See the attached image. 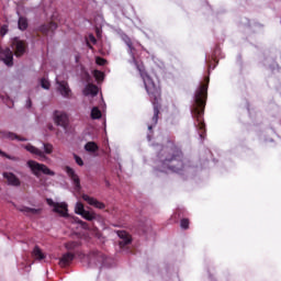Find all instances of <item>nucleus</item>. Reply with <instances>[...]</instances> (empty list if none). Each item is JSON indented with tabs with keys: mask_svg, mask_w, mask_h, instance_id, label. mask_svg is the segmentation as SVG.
<instances>
[{
	"mask_svg": "<svg viewBox=\"0 0 281 281\" xmlns=\"http://www.w3.org/2000/svg\"><path fill=\"white\" fill-rule=\"evenodd\" d=\"M83 201L87 202L88 205H92V207H97V210H104L106 205L104 203L98 201V199L92 198L90 195L83 194L82 195Z\"/></svg>",
	"mask_w": 281,
	"mask_h": 281,
	"instance_id": "1a4fd4ad",
	"label": "nucleus"
},
{
	"mask_svg": "<svg viewBox=\"0 0 281 281\" xmlns=\"http://www.w3.org/2000/svg\"><path fill=\"white\" fill-rule=\"evenodd\" d=\"M189 226H190V221H188V218L181 220V222H180V227H181L182 229H188Z\"/></svg>",
	"mask_w": 281,
	"mask_h": 281,
	"instance_id": "c756f323",
	"label": "nucleus"
},
{
	"mask_svg": "<svg viewBox=\"0 0 281 281\" xmlns=\"http://www.w3.org/2000/svg\"><path fill=\"white\" fill-rule=\"evenodd\" d=\"M12 47L15 49V56H23L25 54V42L15 37L12 42Z\"/></svg>",
	"mask_w": 281,
	"mask_h": 281,
	"instance_id": "9d476101",
	"label": "nucleus"
},
{
	"mask_svg": "<svg viewBox=\"0 0 281 281\" xmlns=\"http://www.w3.org/2000/svg\"><path fill=\"white\" fill-rule=\"evenodd\" d=\"M148 130H149V131H153V125H148Z\"/></svg>",
	"mask_w": 281,
	"mask_h": 281,
	"instance_id": "58836bf2",
	"label": "nucleus"
},
{
	"mask_svg": "<svg viewBox=\"0 0 281 281\" xmlns=\"http://www.w3.org/2000/svg\"><path fill=\"white\" fill-rule=\"evenodd\" d=\"M3 177L4 179H7L10 186H21V181L19 180V178H16V176H14V173L4 172Z\"/></svg>",
	"mask_w": 281,
	"mask_h": 281,
	"instance_id": "2eb2a0df",
	"label": "nucleus"
},
{
	"mask_svg": "<svg viewBox=\"0 0 281 281\" xmlns=\"http://www.w3.org/2000/svg\"><path fill=\"white\" fill-rule=\"evenodd\" d=\"M54 122L55 124H57V126H61V128H67V126H69V116L63 111H55Z\"/></svg>",
	"mask_w": 281,
	"mask_h": 281,
	"instance_id": "0eeeda50",
	"label": "nucleus"
},
{
	"mask_svg": "<svg viewBox=\"0 0 281 281\" xmlns=\"http://www.w3.org/2000/svg\"><path fill=\"white\" fill-rule=\"evenodd\" d=\"M46 203L53 207V212H56V214H59V216H69L68 209H67V203L61 202V203H56L52 199H47Z\"/></svg>",
	"mask_w": 281,
	"mask_h": 281,
	"instance_id": "423d86ee",
	"label": "nucleus"
},
{
	"mask_svg": "<svg viewBox=\"0 0 281 281\" xmlns=\"http://www.w3.org/2000/svg\"><path fill=\"white\" fill-rule=\"evenodd\" d=\"M83 260H89V265H91V262L98 265L97 262H104V255H102L100 251H94L89 256L83 255Z\"/></svg>",
	"mask_w": 281,
	"mask_h": 281,
	"instance_id": "f8f14e48",
	"label": "nucleus"
},
{
	"mask_svg": "<svg viewBox=\"0 0 281 281\" xmlns=\"http://www.w3.org/2000/svg\"><path fill=\"white\" fill-rule=\"evenodd\" d=\"M44 151L38 149L37 147H34V145L27 144L24 146V149L27 150V153H31V155H35V157H38L40 161H47V156L45 155H52L54 153V145L49 143L43 144Z\"/></svg>",
	"mask_w": 281,
	"mask_h": 281,
	"instance_id": "7ed1b4c3",
	"label": "nucleus"
},
{
	"mask_svg": "<svg viewBox=\"0 0 281 281\" xmlns=\"http://www.w3.org/2000/svg\"><path fill=\"white\" fill-rule=\"evenodd\" d=\"M19 210L21 212H23V214H26L27 216H32V215L38 214V212H41V210H38V209H32V207H27V206H22Z\"/></svg>",
	"mask_w": 281,
	"mask_h": 281,
	"instance_id": "412c9836",
	"label": "nucleus"
},
{
	"mask_svg": "<svg viewBox=\"0 0 281 281\" xmlns=\"http://www.w3.org/2000/svg\"><path fill=\"white\" fill-rule=\"evenodd\" d=\"M83 95H91L92 98L98 95L97 86L92 83H88L83 89Z\"/></svg>",
	"mask_w": 281,
	"mask_h": 281,
	"instance_id": "f3484780",
	"label": "nucleus"
},
{
	"mask_svg": "<svg viewBox=\"0 0 281 281\" xmlns=\"http://www.w3.org/2000/svg\"><path fill=\"white\" fill-rule=\"evenodd\" d=\"M90 43H92V45H95L97 43L95 36H93L92 34L89 35L87 45L90 49H93V46H91Z\"/></svg>",
	"mask_w": 281,
	"mask_h": 281,
	"instance_id": "c85d7f7f",
	"label": "nucleus"
},
{
	"mask_svg": "<svg viewBox=\"0 0 281 281\" xmlns=\"http://www.w3.org/2000/svg\"><path fill=\"white\" fill-rule=\"evenodd\" d=\"M143 80H144L145 89L148 95L151 98V100H154V104H155V102H158L161 95V90L159 89L158 86L155 85V81H153L150 76L145 75L143 77Z\"/></svg>",
	"mask_w": 281,
	"mask_h": 281,
	"instance_id": "20e7f679",
	"label": "nucleus"
},
{
	"mask_svg": "<svg viewBox=\"0 0 281 281\" xmlns=\"http://www.w3.org/2000/svg\"><path fill=\"white\" fill-rule=\"evenodd\" d=\"M99 146L98 144H95V142H88L85 145V150L86 153H90V155H95L97 150H99Z\"/></svg>",
	"mask_w": 281,
	"mask_h": 281,
	"instance_id": "a211bd4d",
	"label": "nucleus"
},
{
	"mask_svg": "<svg viewBox=\"0 0 281 281\" xmlns=\"http://www.w3.org/2000/svg\"><path fill=\"white\" fill-rule=\"evenodd\" d=\"M66 173L68 175V177L71 179L74 186H75V190H77V192H79L80 190V178L78 177V175H76V171L70 168V167H66Z\"/></svg>",
	"mask_w": 281,
	"mask_h": 281,
	"instance_id": "9b49d317",
	"label": "nucleus"
},
{
	"mask_svg": "<svg viewBox=\"0 0 281 281\" xmlns=\"http://www.w3.org/2000/svg\"><path fill=\"white\" fill-rule=\"evenodd\" d=\"M66 249H76V241H69L65 245Z\"/></svg>",
	"mask_w": 281,
	"mask_h": 281,
	"instance_id": "72a5a7b5",
	"label": "nucleus"
},
{
	"mask_svg": "<svg viewBox=\"0 0 281 281\" xmlns=\"http://www.w3.org/2000/svg\"><path fill=\"white\" fill-rule=\"evenodd\" d=\"M158 120H159V108H157V105H154V116H153L154 124H157Z\"/></svg>",
	"mask_w": 281,
	"mask_h": 281,
	"instance_id": "cd10ccee",
	"label": "nucleus"
},
{
	"mask_svg": "<svg viewBox=\"0 0 281 281\" xmlns=\"http://www.w3.org/2000/svg\"><path fill=\"white\" fill-rule=\"evenodd\" d=\"M82 218L86 221H93L95 218V213L89 212V211H83L81 214Z\"/></svg>",
	"mask_w": 281,
	"mask_h": 281,
	"instance_id": "393cba45",
	"label": "nucleus"
},
{
	"mask_svg": "<svg viewBox=\"0 0 281 281\" xmlns=\"http://www.w3.org/2000/svg\"><path fill=\"white\" fill-rule=\"evenodd\" d=\"M95 63H97V65H100L101 67H103V65H106V59H104L102 57H97Z\"/></svg>",
	"mask_w": 281,
	"mask_h": 281,
	"instance_id": "2f4dec72",
	"label": "nucleus"
},
{
	"mask_svg": "<svg viewBox=\"0 0 281 281\" xmlns=\"http://www.w3.org/2000/svg\"><path fill=\"white\" fill-rule=\"evenodd\" d=\"M119 238H121V240L119 241L120 247H126V245H130L131 243V235H128V233H126L125 231H119L116 232Z\"/></svg>",
	"mask_w": 281,
	"mask_h": 281,
	"instance_id": "4468645a",
	"label": "nucleus"
},
{
	"mask_svg": "<svg viewBox=\"0 0 281 281\" xmlns=\"http://www.w3.org/2000/svg\"><path fill=\"white\" fill-rule=\"evenodd\" d=\"M1 58L4 63V65H7L8 67H12V65H14L13 60H14V55L12 53V50H10V48H5L2 53H1Z\"/></svg>",
	"mask_w": 281,
	"mask_h": 281,
	"instance_id": "ddd939ff",
	"label": "nucleus"
},
{
	"mask_svg": "<svg viewBox=\"0 0 281 281\" xmlns=\"http://www.w3.org/2000/svg\"><path fill=\"white\" fill-rule=\"evenodd\" d=\"M160 172H179L183 170V154L177 149L175 154L161 162Z\"/></svg>",
	"mask_w": 281,
	"mask_h": 281,
	"instance_id": "f03ea898",
	"label": "nucleus"
},
{
	"mask_svg": "<svg viewBox=\"0 0 281 281\" xmlns=\"http://www.w3.org/2000/svg\"><path fill=\"white\" fill-rule=\"evenodd\" d=\"M27 18L24 16H20L19 21H18V27L19 30H21L22 32H24V30H27Z\"/></svg>",
	"mask_w": 281,
	"mask_h": 281,
	"instance_id": "4be33fe9",
	"label": "nucleus"
},
{
	"mask_svg": "<svg viewBox=\"0 0 281 281\" xmlns=\"http://www.w3.org/2000/svg\"><path fill=\"white\" fill-rule=\"evenodd\" d=\"M74 261V254L71 252H66L63 255V257L59 259V265L61 267H68V265H71Z\"/></svg>",
	"mask_w": 281,
	"mask_h": 281,
	"instance_id": "dca6fc26",
	"label": "nucleus"
},
{
	"mask_svg": "<svg viewBox=\"0 0 281 281\" xmlns=\"http://www.w3.org/2000/svg\"><path fill=\"white\" fill-rule=\"evenodd\" d=\"M0 155H3V153L0 151Z\"/></svg>",
	"mask_w": 281,
	"mask_h": 281,
	"instance_id": "ea45409f",
	"label": "nucleus"
},
{
	"mask_svg": "<svg viewBox=\"0 0 281 281\" xmlns=\"http://www.w3.org/2000/svg\"><path fill=\"white\" fill-rule=\"evenodd\" d=\"M26 166H29L31 172H33L35 177H41V172L43 175H48L49 177H54V175H56V172L48 169L47 166L36 162V160H29Z\"/></svg>",
	"mask_w": 281,
	"mask_h": 281,
	"instance_id": "39448f33",
	"label": "nucleus"
},
{
	"mask_svg": "<svg viewBox=\"0 0 281 281\" xmlns=\"http://www.w3.org/2000/svg\"><path fill=\"white\" fill-rule=\"evenodd\" d=\"M77 223H79V225H81L82 227L87 228V223L78 220Z\"/></svg>",
	"mask_w": 281,
	"mask_h": 281,
	"instance_id": "e433bc0d",
	"label": "nucleus"
},
{
	"mask_svg": "<svg viewBox=\"0 0 281 281\" xmlns=\"http://www.w3.org/2000/svg\"><path fill=\"white\" fill-rule=\"evenodd\" d=\"M41 87H42L43 89H49V87H50L49 80H47L46 78H43V79L41 80Z\"/></svg>",
	"mask_w": 281,
	"mask_h": 281,
	"instance_id": "7c9ffc66",
	"label": "nucleus"
},
{
	"mask_svg": "<svg viewBox=\"0 0 281 281\" xmlns=\"http://www.w3.org/2000/svg\"><path fill=\"white\" fill-rule=\"evenodd\" d=\"M32 256L35 258V260H45V254H43V250H41L38 246L34 247Z\"/></svg>",
	"mask_w": 281,
	"mask_h": 281,
	"instance_id": "6ab92c4d",
	"label": "nucleus"
},
{
	"mask_svg": "<svg viewBox=\"0 0 281 281\" xmlns=\"http://www.w3.org/2000/svg\"><path fill=\"white\" fill-rule=\"evenodd\" d=\"M57 82V91L60 93V95L63 98H71L72 92H71V88H69V83L67 81H59L58 79H56Z\"/></svg>",
	"mask_w": 281,
	"mask_h": 281,
	"instance_id": "6e6552de",
	"label": "nucleus"
},
{
	"mask_svg": "<svg viewBox=\"0 0 281 281\" xmlns=\"http://www.w3.org/2000/svg\"><path fill=\"white\" fill-rule=\"evenodd\" d=\"M2 137L5 139H18V142H26L27 139L19 137L16 134L12 132H3Z\"/></svg>",
	"mask_w": 281,
	"mask_h": 281,
	"instance_id": "aec40b11",
	"label": "nucleus"
},
{
	"mask_svg": "<svg viewBox=\"0 0 281 281\" xmlns=\"http://www.w3.org/2000/svg\"><path fill=\"white\" fill-rule=\"evenodd\" d=\"M100 117H102V112L100 111V109H98V106L92 108L91 119L92 120H100Z\"/></svg>",
	"mask_w": 281,
	"mask_h": 281,
	"instance_id": "5701e85b",
	"label": "nucleus"
},
{
	"mask_svg": "<svg viewBox=\"0 0 281 281\" xmlns=\"http://www.w3.org/2000/svg\"><path fill=\"white\" fill-rule=\"evenodd\" d=\"M207 82L210 78H206V83H202L194 95V104L191 110L192 117L195 120V127L199 131L201 139H203V134L205 133V123L203 122V111L205 109V100H207Z\"/></svg>",
	"mask_w": 281,
	"mask_h": 281,
	"instance_id": "f257e3e1",
	"label": "nucleus"
},
{
	"mask_svg": "<svg viewBox=\"0 0 281 281\" xmlns=\"http://www.w3.org/2000/svg\"><path fill=\"white\" fill-rule=\"evenodd\" d=\"M75 161L78 166H85V161L78 155H75Z\"/></svg>",
	"mask_w": 281,
	"mask_h": 281,
	"instance_id": "473e14b6",
	"label": "nucleus"
},
{
	"mask_svg": "<svg viewBox=\"0 0 281 281\" xmlns=\"http://www.w3.org/2000/svg\"><path fill=\"white\" fill-rule=\"evenodd\" d=\"M124 42L126 43V45H127V47L130 49V54H131L132 58H135V55L133 54V49H135L133 47V42H131V38H128V37H125Z\"/></svg>",
	"mask_w": 281,
	"mask_h": 281,
	"instance_id": "a878e982",
	"label": "nucleus"
},
{
	"mask_svg": "<svg viewBox=\"0 0 281 281\" xmlns=\"http://www.w3.org/2000/svg\"><path fill=\"white\" fill-rule=\"evenodd\" d=\"M2 101L4 102V104H7V106H9V108H12V100H10V98H5V99H2Z\"/></svg>",
	"mask_w": 281,
	"mask_h": 281,
	"instance_id": "f704fd0d",
	"label": "nucleus"
},
{
	"mask_svg": "<svg viewBox=\"0 0 281 281\" xmlns=\"http://www.w3.org/2000/svg\"><path fill=\"white\" fill-rule=\"evenodd\" d=\"M26 106H27V109H31V108H32V100L27 99V101H26Z\"/></svg>",
	"mask_w": 281,
	"mask_h": 281,
	"instance_id": "4c0bfd02",
	"label": "nucleus"
},
{
	"mask_svg": "<svg viewBox=\"0 0 281 281\" xmlns=\"http://www.w3.org/2000/svg\"><path fill=\"white\" fill-rule=\"evenodd\" d=\"M85 211V204H82L81 202H77L75 206V214L81 216Z\"/></svg>",
	"mask_w": 281,
	"mask_h": 281,
	"instance_id": "b1692460",
	"label": "nucleus"
},
{
	"mask_svg": "<svg viewBox=\"0 0 281 281\" xmlns=\"http://www.w3.org/2000/svg\"><path fill=\"white\" fill-rule=\"evenodd\" d=\"M93 76H94L95 80H98V82L104 80V72H102L100 70H93Z\"/></svg>",
	"mask_w": 281,
	"mask_h": 281,
	"instance_id": "bb28decb",
	"label": "nucleus"
},
{
	"mask_svg": "<svg viewBox=\"0 0 281 281\" xmlns=\"http://www.w3.org/2000/svg\"><path fill=\"white\" fill-rule=\"evenodd\" d=\"M56 27H58V25H56V23H54V22H50L48 24V30H50V32H54V30H56Z\"/></svg>",
	"mask_w": 281,
	"mask_h": 281,
	"instance_id": "c9c22d12",
	"label": "nucleus"
}]
</instances>
